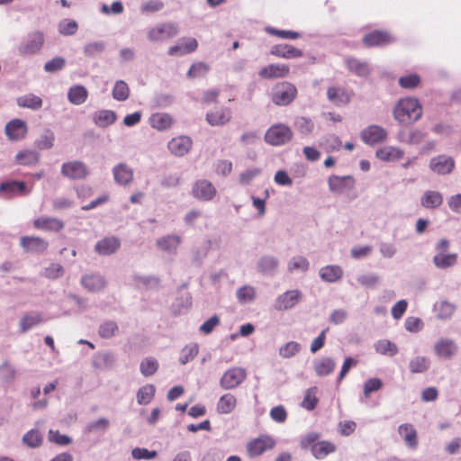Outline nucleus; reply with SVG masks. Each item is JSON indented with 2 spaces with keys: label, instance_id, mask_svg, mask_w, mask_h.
Listing matches in <instances>:
<instances>
[{
  "label": "nucleus",
  "instance_id": "obj_1",
  "mask_svg": "<svg viewBox=\"0 0 461 461\" xmlns=\"http://www.w3.org/2000/svg\"><path fill=\"white\" fill-rule=\"evenodd\" d=\"M423 109L419 100L413 97L400 99L394 109L393 117L401 124H411L422 116Z\"/></svg>",
  "mask_w": 461,
  "mask_h": 461
},
{
  "label": "nucleus",
  "instance_id": "obj_2",
  "mask_svg": "<svg viewBox=\"0 0 461 461\" xmlns=\"http://www.w3.org/2000/svg\"><path fill=\"white\" fill-rule=\"evenodd\" d=\"M294 136L292 129L284 124L276 123L267 129L265 141L272 146H282L288 143Z\"/></svg>",
  "mask_w": 461,
  "mask_h": 461
},
{
  "label": "nucleus",
  "instance_id": "obj_3",
  "mask_svg": "<svg viewBox=\"0 0 461 461\" xmlns=\"http://www.w3.org/2000/svg\"><path fill=\"white\" fill-rule=\"evenodd\" d=\"M297 95L296 87L290 82H280L272 91L271 100L278 106L290 104Z\"/></svg>",
  "mask_w": 461,
  "mask_h": 461
},
{
  "label": "nucleus",
  "instance_id": "obj_4",
  "mask_svg": "<svg viewBox=\"0 0 461 461\" xmlns=\"http://www.w3.org/2000/svg\"><path fill=\"white\" fill-rule=\"evenodd\" d=\"M276 447V440L268 435H261L250 439L246 445V450L250 457H257Z\"/></svg>",
  "mask_w": 461,
  "mask_h": 461
},
{
  "label": "nucleus",
  "instance_id": "obj_5",
  "mask_svg": "<svg viewBox=\"0 0 461 461\" xmlns=\"http://www.w3.org/2000/svg\"><path fill=\"white\" fill-rule=\"evenodd\" d=\"M60 173L70 180H83L89 175V168L82 161L71 160L62 164Z\"/></svg>",
  "mask_w": 461,
  "mask_h": 461
},
{
  "label": "nucleus",
  "instance_id": "obj_6",
  "mask_svg": "<svg viewBox=\"0 0 461 461\" xmlns=\"http://www.w3.org/2000/svg\"><path fill=\"white\" fill-rule=\"evenodd\" d=\"M319 436L316 433H312L306 436L304 441L308 444H312L311 450L312 455L317 459H322L328 455L334 453L337 449V447L334 443L330 441H319L315 442L318 439Z\"/></svg>",
  "mask_w": 461,
  "mask_h": 461
},
{
  "label": "nucleus",
  "instance_id": "obj_7",
  "mask_svg": "<svg viewBox=\"0 0 461 461\" xmlns=\"http://www.w3.org/2000/svg\"><path fill=\"white\" fill-rule=\"evenodd\" d=\"M31 193V188L23 181H5L0 184V197L12 199L15 196H23Z\"/></svg>",
  "mask_w": 461,
  "mask_h": 461
},
{
  "label": "nucleus",
  "instance_id": "obj_8",
  "mask_svg": "<svg viewBox=\"0 0 461 461\" xmlns=\"http://www.w3.org/2000/svg\"><path fill=\"white\" fill-rule=\"evenodd\" d=\"M178 33V27L173 23H163L150 28L148 38L151 41H162L175 37Z\"/></svg>",
  "mask_w": 461,
  "mask_h": 461
},
{
  "label": "nucleus",
  "instance_id": "obj_9",
  "mask_svg": "<svg viewBox=\"0 0 461 461\" xmlns=\"http://www.w3.org/2000/svg\"><path fill=\"white\" fill-rule=\"evenodd\" d=\"M393 37L387 31L375 30L364 35L362 41L367 48L383 47L391 44Z\"/></svg>",
  "mask_w": 461,
  "mask_h": 461
},
{
  "label": "nucleus",
  "instance_id": "obj_10",
  "mask_svg": "<svg viewBox=\"0 0 461 461\" xmlns=\"http://www.w3.org/2000/svg\"><path fill=\"white\" fill-rule=\"evenodd\" d=\"M290 74V67L285 63H271L258 71V76L262 79L270 80L276 78H285Z\"/></svg>",
  "mask_w": 461,
  "mask_h": 461
},
{
  "label": "nucleus",
  "instance_id": "obj_11",
  "mask_svg": "<svg viewBox=\"0 0 461 461\" xmlns=\"http://www.w3.org/2000/svg\"><path fill=\"white\" fill-rule=\"evenodd\" d=\"M388 133L379 125L372 124L365 128L361 133V140L367 145H375L386 140Z\"/></svg>",
  "mask_w": 461,
  "mask_h": 461
},
{
  "label": "nucleus",
  "instance_id": "obj_12",
  "mask_svg": "<svg viewBox=\"0 0 461 461\" xmlns=\"http://www.w3.org/2000/svg\"><path fill=\"white\" fill-rule=\"evenodd\" d=\"M245 369L241 367H232L227 370L221 378L220 384L226 390L233 389L239 386L246 378Z\"/></svg>",
  "mask_w": 461,
  "mask_h": 461
},
{
  "label": "nucleus",
  "instance_id": "obj_13",
  "mask_svg": "<svg viewBox=\"0 0 461 461\" xmlns=\"http://www.w3.org/2000/svg\"><path fill=\"white\" fill-rule=\"evenodd\" d=\"M27 132V124L21 119H13L9 121L5 127V135L8 140L12 141H17L24 139Z\"/></svg>",
  "mask_w": 461,
  "mask_h": 461
},
{
  "label": "nucleus",
  "instance_id": "obj_14",
  "mask_svg": "<svg viewBox=\"0 0 461 461\" xmlns=\"http://www.w3.org/2000/svg\"><path fill=\"white\" fill-rule=\"evenodd\" d=\"M232 118L231 110L221 106L206 113L205 121L211 126H223L230 122Z\"/></svg>",
  "mask_w": 461,
  "mask_h": 461
},
{
  "label": "nucleus",
  "instance_id": "obj_15",
  "mask_svg": "<svg viewBox=\"0 0 461 461\" xmlns=\"http://www.w3.org/2000/svg\"><path fill=\"white\" fill-rule=\"evenodd\" d=\"M303 294L300 290H289L280 294L276 302L275 308L277 311H285L293 308L302 299Z\"/></svg>",
  "mask_w": 461,
  "mask_h": 461
},
{
  "label": "nucleus",
  "instance_id": "obj_16",
  "mask_svg": "<svg viewBox=\"0 0 461 461\" xmlns=\"http://www.w3.org/2000/svg\"><path fill=\"white\" fill-rule=\"evenodd\" d=\"M44 43V37L41 32H36L31 33L28 39L24 41L18 48L21 55H32L39 51Z\"/></svg>",
  "mask_w": 461,
  "mask_h": 461
},
{
  "label": "nucleus",
  "instance_id": "obj_17",
  "mask_svg": "<svg viewBox=\"0 0 461 461\" xmlns=\"http://www.w3.org/2000/svg\"><path fill=\"white\" fill-rule=\"evenodd\" d=\"M20 246L27 252L43 253L48 249L49 243L38 236H23L20 238Z\"/></svg>",
  "mask_w": 461,
  "mask_h": 461
},
{
  "label": "nucleus",
  "instance_id": "obj_18",
  "mask_svg": "<svg viewBox=\"0 0 461 461\" xmlns=\"http://www.w3.org/2000/svg\"><path fill=\"white\" fill-rule=\"evenodd\" d=\"M455 167V161L451 157L438 155L429 161L430 169L439 175H446L452 172Z\"/></svg>",
  "mask_w": 461,
  "mask_h": 461
},
{
  "label": "nucleus",
  "instance_id": "obj_19",
  "mask_svg": "<svg viewBox=\"0 0 461 461\" xmlns=\"http://www.w3.org/2000/svg\"><path fill=\"white\" fill-rule=\"evenodd\" d=\"M193 195L203 201H210L216 194V189L212 184L207 180H199L193 186Z\"/></svg>",
  "mask_w": 461,
  "mask_h": 461
},
{
  "label": "nucleus",
  "instance_id": "obj_20",
  "mask_svg": "<svg viewBox=\"0 0 461 461\" xmlns=\"http://www.w3.org/2000/svg\"><path fill=\"white\" fill-rule=\"evenodd\" d=\"M327 98L336 106L348 104L351 101V93L346 88L330 86L327 90Z\"/></svg>",
  "mask_w": 461,
  "mask_h": 461
},
{
  "label": "nucleus",
  "instance_id": "obj_21",
  "mask_svg": "<svg viewBox=\"0 0 461 461\" xmlns=\"http://www.w3.org/2000/svg\"><path fill=\"white\" fill-rule=\"evenodd\" d=\"M270 54L277 58L291 59L303 57V52L290 44H276L271 48Z\"/></svg>",
  "mask_w": 461,
  "mask_h": 461
},
{
  "label": "nucleus",
  "instance_id": "obj_22",
  "mask_svg": "<svg viewBox=\"0 0 461 461\" xmlns=\"http://www.w3.org/2000/svg\"><path fill=\"white\" fill-rule=\"evenodd\" d=\"M121 246L120 240L117 237H104L98 240L95 246L96 253L102 256H109L115 253Z\"/></svg>",
  "mask_w": 461,
  "mask_h": 461
},
{
  "label": "nucleus",
  "instance_id": "obj_23",
  "mask_svg": "<svg viewBox=\"0 0 461 461\" xmlns=\"http://www.w3.org/2000/svg\"><path fill=\"white\" fill-rule=\"evenodd\" d=\"M33 227L45 231H60L64 228V222L55 217L41 216L33 221Z\"/></svg>",
  "mask_w": 461,
  "mask_h": 461
},
{
  "label": "nucleus",
  "instance_id": "obj_24",
  "mask_svg": "<svg viewBox=\"0 0 461 461\" xmlns=\"http://www.w3.org/2000/svg\"><path fill=\"white\" fill-rule=\"evenodd\" d=\"M133 169L125 163H120L113 168L114 181L122 185H129L133 180Z\"/></svg>",
  "mask_w": 461,
  "mask_h": 461
},
{
  "label": "nucleus",
  "instance_id": "obj_25",
  "mask_svg": "<svg viewBox=\"0 0 461 461\" xmlns=\"http://www.w3.org/2000/svg\"><path fill=\"white\" fill-rule=\"evenodd\" d=\"M192 147V140L185 136L173 138L167 144L171 153L176 156H184Z\"/></svg>",
  "mask_w": 461,
  "mask_h": 461
},
{
  "label": "nucleus",
  "instance_id": "obj_26",
  "mask_svg": "<svg viewBox=\"0 0 461 461\" xmlns=\"http://www.w3.org/2000/svg\"><path fill=\"white\" fill-rule=\"evenodd\" d=\"M329 185L331 191L342 193L344 191L353 189L355 185V179L350 176H333L329 178Z\"/></svg>",
  "mask_w": 461,
  "mask_h": 461
},
{
  "label": "nucleus",
  "instance_id": "obj_27",
  "mask_svg": "<svg viewBox=\"0 0 461 461\" xmlns=\"http://www.w3.org/2000/svg\"><path fill=\"white\" fill-rule=\"evenodd\" d=\"M173 118L166 113H155L149 118V125L158 131L168 130L173 124Z\"/></svg>",
  "mask_w": 461,
  "mask_h": 461
},
{
  "label": "nucleus",
  "instance_id": "obj_28",
  "mask_svg": "<svg viewBox=\"0 0 461 461\" xmlns=\"http://www.w3.org/2000/svg\"><path fill=\"white\" fill-rule=\"evenodd\" d=\"M345 63L347 68L357 77H367L371 72L370 66L367 62L361 61L356 58H348Z\"/></svg>",
  "mask_w": 461,
  "mask_h": 461
},
{
  "label": "nucleus",
  "instance_id": "obj_29",
  "mask_svg": "<svg viewBox=\"0 0 461 461\" xmlns=\"http://www.w3.org/2000/svg\"><path fill=\"white\" fill-rule=\"evenodd\" d=\"M376 158L382 161H397L403 158V151L396 147L385 146L378 149L375 152Z\"/></svg>",
  "mask_w": 461,
  "mask_h": 461
},
{
  "label": "nucleus",
  "instance_id": "obj_30",
  "mask_svg": "<svg viewBox=\"0 0 461 461\" xmlns=\"http://www.w3.org/2000/svg\"><path fill=\"white\" fill-rule=\"evenodd\" d=\"M343 269L338 265H328L320 269V276L324 282L335 283L343 276Z\"/></svg>",
  "mask_w": 461,
  "mask_h": 461
},
{
  "label": "nucleus",
  "instance_id": "obj_31",
  "mask_svg": "<svg viewBox=\"0 0 461 461\" xmlns=\"http://www.w3.org/2000/svg\"><path fill=\"white\" fill-rule=\"evenodd\" d=\"M456 346L451 339H441L434 345V351L438 357L450 358L456 352Z\"/></svg>",
  "mask_w": 461,
  "mask_h": 461
},
{
  "label": "nucleus",
  "instance_id": "obj_32",
  "mask_svg": "<svg viewBox=\"0 0 461 461\" xmlns=\"http://www.w3.org/2000/svg\"><path fill=\"white\" fill-rule=\"evenodd\" d=\"M336 367V362L333 358L325 357L314 363L313 369L318 376H326L330 375Z\"/></svg>",
  "mask_w": 461,
  "mask_h": 461
},
{
  "label": "nucleus",
  "instance_id": "obj_33",
  "mask_svg": "<svg viewBox=\"0 0 461 461\" xmlns=\"http://www.w3.org/2000/svg\"><path fill=\"white\" fill-rule=\"evenodd\" d=\"M398 433L403 438L405 443L415 448L418 445L417 431L414 427L410 423H404L398 427Z\"/></svg>",
  "mask_w": 461,
  "mask_h": 461
},
{
  "label": "nucleus",
  "instance_id": "obj_34",
  "mask_svg": "<svg viewBox=\"0 0 461 461\" xmlns=\"http://www.w3.org/2000/svg\"><path fill=\"white\" fill-rule=\"evenodd\" d=\"M16 104H18V106H20L22 108H29V109L37 111L42 107L43 101L40 96L30 93L27 95L19 96L16 99Z\"/></svg>",
  "mask_w": 461,
  "mask_h": 461
},
{
  "label": "nucleus",
  "instance_id": "obj_35",
  "mask_svg": "<svg viewBox=\"0 0 461 461\" xmlns=\"http://www.w3.org/2000/svg\"><path fill=\"white\" fill-rule=\"evenodd\" d=\"M443 203V196L437 191H426L420 198V204L426 209H436Z\"/></svg>",
  "mask_w": 461,
  "mask_h": 461
},
{
  "label": "nucleus",
  "instance_id": "obj_36",
  "mask_svg": "<svg viewBox=\"0 0 461 461\" xmlns=\"http://www.w3.org/2000/svg\"><path fill=\"white\" fill-rule=\"evenodd\" d=\"M40 155L32 149L20 150L15 156V162L22 166H34L39 163Z\"/></svg>",
  "mask_w": 461,
  "mask_h": 461
},
{
  "label": "nucleus",
  "instance_id": "obj_37",
  "mask_svg": "<svg viewBox=\"0 0 461 461\" xmlns=\"http://www.w3.org/2000/svg\"><path fill=\"white\" fill-rule=\"evenodd\" d=\"M181 243V237L176 234L167 235L157 240V246L163 251L175 252Z\"/></svg>",
  "mask_w": 461,
  "mask_h": 461
},
{
  "label": "nucleus",
  "instance_id": "obj_38",
  "mask_svg": "<svg viewBox=\"0 0 461 461\" xmlns=\"http://www.w3.org/2000/svg\"><path fill=\"white\" fill-rule=\"evenodd\" d=\"M116 113L111 110H101L96 112L94 115L95 123L102 128L112 125L116 121Z\"/></svg>",
  "mask_w": 461,
  "mask_h": 461
},
{
  "label": "nucleus",
  "instance_id": "obj_39",
  "mask_svg": "<svg viewBox=\"0 0 461 461\" xmlns=\"http://www.w3.org/2000/svg\"><path fill=\"white\" fill-rule=\"evenodd\" d=\"M236 405V397L231 393H225L218 401L217 411L221 414H228L235 409Z\"/></svg>",
  "mask_w": 461,
  "mask_h": 461
},
{
  "label": "nucleus",
  "instance_id": "obj_40",
  "mask_svg": "<svg viewBox=\"0 0 461 461\" xmlns=\"http://www.w3.org/2000/svg\"><path fill=\"white\" fill-rule=\"evenodd\" d=\"M278 267V261L272 256H264L258 262V269L265 275L273 274Z\"/></svg>",
  "mask_w": 461,
  "mask_h": 461
},
{
  "label": "nucleus",
  "instance_id": "obj_41",
  "mask_svg": "<svg viewBox=\"0 0 461 461\" xmlns=\"http://www.w3.org/2000/svg\"><path fill=\"white\" fill-rule=\"evenodd\" d=\"M81 282L86 288L92 292L99 291L105 285L104 278L97 275H86L82 277Z\"/></svg>",
  "mask_w": 461,
  "mask_h": 461
},
{
  "label": "nucleus",
  "instance_id": "obj_42",
  "mask_svg": "<svg viewBox=\"0 0 461 461\" xmlns=\"http://www.w3.org/2000/svg\"><path fill=\"white\" fill-rule=\"evenodd\" d=\"M430 366V361L428 357L418 356L410 360L409 368L412 374L425 373Z\"/></svg>",
  "mask_w": 461,
  "mask_h": 461
},
{
  "label": "nucleus",
  "instance_id": "obj_43",
  "mask_svg": "<svg viewBox=\"0 0 461 461\" xmlns=\"http://www.w3.org/2000/svg\"><path fill=\"white\" fill-rule=\"evenodd\" d=\"M457 261V255L437 253L433 258V263L438 268H447L456 265Z\"/></svg>",
  "mask_w": 461,
  "mask_h": 461
},
{
  "label": "nucleus",
  "instance_id": "obj_44",
  "mask_svg": "<svg viewBox=\"0 0 461 461\" xmlns=\"http://www.w3.org/2000/svg\"><path fill=\"white\" fill-rule=\"evenodd\" d=\"M317 393L318 388L316 386H312L307 389L305 391L304 397L301 403V406L307 411L314 410L319 402Z\"/></svg>",
  "mask_w": 461,
  "mask_h": 461
},
{
  "label": "nucleus",
  "instance_id": "obj_45",
  "mask_svg": "<svg viewBox=\"0 0 461 461\" xmlns=\"http://www.w3.org/2000/svg\"><path fill=\"white\" fill-rule=\"evenodd\" d=\"M88 93L82 86H75L68 91V97L70 103L78 105L86 102Z\"/></svg>",
  "mask_w": 461,
  "mask_h": 461
},
{
  "label": "nucleus",
  "instance_id": "obj_46",
  "mask_svg": "<svg viewBox=\"0 0 461 461\" xmlns=\"http://www.w3.org/2000/svg\"><path fill=\"white\" fill-rule=\"evenodd\" d=\"M375 348L377 353L393 357L398 353L397 346L388 339L378 340L375 344Z\"/></svg>",
  "mask_w": 461,
  "mask_h": 461
},
{
  "label": "nucleus",
  "instance_id": "obj_47",
  "mask_svg": "<svg viewBox=\"0 0 461 461\" xmlns=\"http://www.w3.org/2000/svg\"><path fill=\"white\" fill-rule=\"evenodd\" d=\"M156 389L153 384H147L139 389L137 392V402L140 405L148 404L154 397Z\"/></svg>",
  "mask_w": 461,
  "mask_h": 461
},
{
  "label": "nucleus",
  "instance_id": "obj_48",
  "mask_svg": "<svg viewBox=\"0 0 461 461\" xmlns=\"http://www.w3.org/2000/svg\"><path fill=\"white\" fill-rule=\"evenodd\" d=\"M42 320V315L40 312L24 315L20 321L21 331H27L28 330L41 323Z\"/></svg>",
  "mask_w": 461,
  "mask_h": 461
},
{
  "label": "nucleus",
  "instance_id": "obj_49",
  "mask_svg": "<svg viewBox=\"0 0 461 461\" xmlns=\"http://www.w3.org/2000/svg\"><path fill=\"white\" fill-rule=\"evenodd\" d=\"M437 316L438 319H449L456 311V305L447 301H441L436 305Z\"/></svg>",
  "mask_w": 461,
  "mask_h": 461
},
{
  "label": "nucleus",
  "instance_id": "obj_50",
  "mask_svg": "<svg viewBox=\"0 0 461 461\" xmlns=\"http://www.w3.org/2000/svg\"><path fill=\"white\" fill-rule=\"evenodd\" d=\"M119 331V327L115 321H107L102 323L98 329V334L103 339H110L115 336Z\"/></svg>",
  "mask_w": 461,
  "mask_h": 461
},
{
  "label": "nucleus",
  "instance_id": "obj_51",
  "mask_svg": "<svg viewBox=\"0 0 461 461\" xmlns=\"http://www.w3.org/2000/svg\"><path fill=\"white\" fill-rule=\"evenodd\" d=\"M113 97L117 101H125L130 95V88L126 82L118 80L113 89Z\"/></svg>",
  "mask_w": 461,
  "mask_h": 461
},
{
  "label": "nucleus",
  "instance_id": "obj_52",
  "mask_svg": "<svg viewBox=\"0 0 461 461\" xmlns=\"http://www.w3.org/2000/svg\"><path fill=\"white\" fill-rule=\"evenodd\" d=\"M267 33L276 36L280 39L296 40L301 37V34L294 31L278 30L271 26L265 28Z\"/></svg>",
  "mask_w": 461,
  "mask_h": 461
},
{
  "label": "nucleus",
  "instance_id": "obj_53",
  "mask_svg": "<svg viewBox=\"0 0 461 461\" xmlns=\"http://www.w3.org/2000/svg\"><path fill=\"white\" fill-rule=\"evenodd\" d=\"M158 368V361L153 357H147L140 363V369L144 376L154 375Z\"/></svg>",
  "mask_w": 461,
  "mask_h": 461
},
{
  "label": "nucleus",
  "instance_id": "obj_54",
  "mask_svg": "<svg viewBox=\"0 0 461 461\" xmlns=\"http://www.w3.org/2000/svg\"><path fill=\"white\" fill-rule=\"evenodd\" d=\"M23 441L30 447H38L42 443V437L37 429H31L23 435Z\"/></svg>",
  "mask_w": 461,
  "mask_h": 461
},
{
  "label": "nucleus",
  "instance_id": "obj_55",
  "mask_svg": "<svg viewBox=\"0 0 461 461\" xmlns=\"http://www.w3.org/2000/svg\"><path fill=\"white\" fill-rule=\"evenodd\" d=\"M256 296V290L253 286L244 285L238 289L237 298L240 303H245L254 300Z\"/></svg>",
  "mask_w": 461,
  "mask_h": 461
},
{
  "label": "nucleus",
  "instance_id": "obj_56",
  "mask_svg": "<svg viewBox=\"0 0 461 461\" xmlns=\"http://www.w3.org/2000/svg\"><path fill=\"white\" fill-rule=\"evenodd\" d=\"M420 77L417 74H411L408 76L401 77L399 78V85L405 89H413L420 86Z\"/></svg>",
  "mask_w": 461,
  "mask_h": 461
},
{
  "label": "nucleus",
  "instance_id": "obj_57",
  "mask_svg": "<svg viewBox=\"0 0 461 461\" xmlns=\"http://www.w3.org/2000/svg\"><path fill=\"white\" fill-rule=\"evenodd\" d=\"M301 349L299 343L295 341L287 342L279 348V355L284 358H289L297 354Z\"/></svg>",
  "mask_w": 461,
  "mask_h": 461
},
{
  "label": "nucleus",
  "instance_id": "obj_58",
  "mask_svg": "<svg viewBox=\"0 0 461 461\" xmlns=\"http://www.w3.org/2000/svg\"><path fill=\"white\" fill-rule=\"evenodd\" d=\"M105 49L104 41H94L86 44L84 48V53L86 56L93 58L101 54Z\"/></svg>",
  "mask_w": 461,
  "mask_h": 461
},
{
  "label": "nucleus",
  "instance_id": "obj_59",
  "mask_svg": "<svg viewBox=\"0 0 461 461\" xmlns=\"http://www.w3.org/2000/svg\"><path fill=\"white\" fill-rule=\"evenodd\" d=\"M210 69L209 65L204 62H195L194 63L188 72L187 77H203Z\"/></svg>",
  "mask_w": 461,
  "mask_h": 461
},
{
  "label": "nucleus",
  "instance_id": "obj_60",
  "mask_svg": "<svg viewBox=\"0 0 461 461\" xmlns=\"http://www.w3.org/2000/svg\"><path fill=\"white\" fill-rule=\"evenodd\" d=\"M309 268V262L303 257H295L288 264V270L294 272L296 270L305 272Z\"/></svg>",
  "mask_w": 461,
  "mask_h": 461
},
{
  "label": "nucleus",
  "instance_id": "obj_61",
  "mask_svg": "<svg viewBox=\"0 0 461 461\" xmlns=\"http://www.w3.org/2000/svg\"><path fill=\"white\" fill-rule=\"evenodd\" d=\"M383 387V382L379 378H370L364 384V395L368 398L374 392L379 391Z\"/></svg>",
  "mask_w": 461,
  "mask_h": 461
},
{
  "label": "nucleus",
  "instance_id": "obj_62",
  "mask_svg": "<svg viewBox=\"0 0 461 461\" xmlns=\"http://www.w3.org/2000/svg\"><path fill=\"white\" fill-rule=\"evenodd\" d=\"M64 274V268L60 264L52 263L50 266L46 267L43 271V276L49 279H56L62 276Z\"/></svg>",
  "mask_w": 461,
  "mask_h": 461
},
{
  "label": "nucleus",
  "instance_id": "obj_63",
  "mask_svg": "<svg viewBox=\"0 0 461 461\" xmlns=\"http://www.w3.org/2000/svg\"><path fill=\"white\" fill-rule=\"evenodd\" d=\"M77 29L78 25L74 20H64L59 25V32L62 35H73Z\"/></svg>",
  "mask_w": 461,
  "mask_h": 461
},
{
  "label": "nucleus",
  "instance_id": "obj_64",
  "mask_svg": "<svg viewBox=\"0 0 461 461\" xmlns=\"http://www.w3.org/2000/svg\"><path fill=\"white\" fill-rule=\"evenodd\" d=\"M270 417L273 420L283 423L287 419V411L283 405H277L270 410Z\"/></svg>",
  "mask_w": 461,
  "mask_h": 461
}]
</instances>
